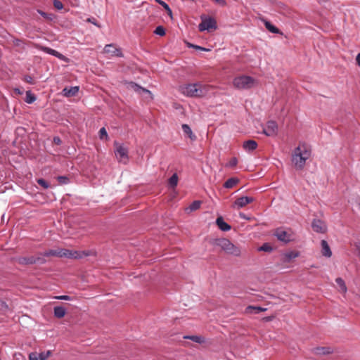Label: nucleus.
Wrapping results in <instances>:
<instances>
[{
    "instance_id": "nucleus-41",
    "label": "nucleus",
    "mask_w": 360,
    "mask_h": 360,
    "mask_svg": "<svg viewBox=\"0 0 360 360\" xmlns=\"http://www.w3.org/2000/svg\"><path fill=\"white\" fill-rule=\"evenodd\" d=\"M55 298L57 300H72L71 297L68 295L56 296V297H55Z\"/></svg>"
},
{
    "instance_id": "nucleus-4",
    "label": "nucleus",
    "mask_w": 360,
    "mask_h": 360,
    "mask_svg": "<svg viewBox=\"0 0 360 360\" xmlns=\"http://www.w3.org/2000/svg\"><path fill=\"white\" fill-rule=\"evenodd\" d=\"M214 245L228 255L240 256L241 251L240 248L233 244L229 239L218 238L215 240Z\"/></svg>"
},
{
    "instance_id": "nucleus-46",
    "label": "nucleus",
    "mask_w": 360,
    "mask_h": 360,
    "mask_svg": "<svg viewBox=\"0 0 360 360\" xmlns=\"http://www.w3.org/2000/svg\"><path fill=\"white\" fill-rule=\"evenodd\" d=\"M38 13L44 18H47V14L41 11L38 10Z\"/></svg>"
},
{
    "instance_id": "nucleus-31",
    "label": "nucleus",
    "mask_w": 360,
    "mask_h": 360,
    "mask_svg": "<svg viewBox=\"0 0 360 360\" xmlns=\"http://www.w3.org/2000/svg\"><path fill=\"white\" fill-rule=\"evenodd\" d=\"M99 137L101 139H105V140L108 139V135L107 131L105 129V127H102L99 130Z\"/></svg>"
},
{
    "instance_id": "nucleus-24",
    "label": "nucleus",
    "mask_w": 360,
    "mask_h": 360,
    "mask_svg": "<svg viewBox=\"0 0 360 360\" xmlns=\"http://www.w3.org/2000/svg\"><path fill=\"white\" fill-rule=\"evenodd\" d=\"M265 27L271 33L274 34H280V30L274 25H272L270 22L267 20H264Z\"/></svg>"
},
{
    "instance_id": "nucleus-1",
    "label": "nucleus",
    "mask_w": 360,
    "mask_h": 360,
    "mask_svg": "<svg viewBox=\"0 0 360 360\" xmlns=\"http://www.w3.org/2000/svg\"><path fill=\"white\" fill-rule=\"evenodd\" d=\"M56 256L59 257L77 258L79 255L76 251H71L67 249L49 250L44 252L37 253L36 255L30 257H20L16 259V261L22 265L44 264L46 262L45 257Z\"/></svg>"
},
{
    "instance_id": "nucleus-34",
    "label": "nucleus",
    "mask_w": 360,
    "mask_h": 360,
    "mask_svg": "<svg viewBox=\"0 0 360 360\" xmlns=\"http://www.w3.org/2000/svg\"><path fill=\"white\" fill-rule=\"evenodd\" d=\"M37 183L41 186H42L44 188H49V184L44 179H37Z\"/></svg>"
},
{
    "instance_id": "nucleus-16",
    "label": "nucleus",
    "mask_w": 360,
    "mask_h": 360,
    "mask_svg": "<svg viewBox=\"0 0 360 360\" xmlns=\"http://www.w3.org/2000/svg\"><path fill=\"white\" fill-rule=\"evenodd\" d=\"M299 256V252L296 251H289L287 252H285L282 255V260L283 262L288 263L292 259H295Z\"/></svg>"
},
{
    "instance_id": "nucleus-9",
    "label": "nucleus",
    "mask_w": 360,
    "mask_h": 360,
    "mask_svg": "<svg viewBox=\"0 0 360 360\" xmlns=\"http://www.w3.org/2000/svg\"><path fill=\"white\" fill-rule=\"evenodd\" d=\"M104 53L110 56L122 57V53L120 48H117L114 44H109L104 47Z\"/></svg>"
},
{
    "instance_id": "nucleus-48",
    "label": "nucleus",
    "mask_w": 360,
    "mask_h": 360,
    "mask_svg": "<svg viewBox=\"0 0 360 360\" xmlns=\"http://www.w3.org/2000/svg\"><path fill=\"white\" fill-rule=\"evenodd\" d=\"M31 80H32V78L30 77H28L26 78V81L27 82H31Z\"/></svg>"
},
{
    "instance_id": "nucleus-3",
    "label": "nucleus",
    "mask_w": 360,
    "mask_h": 360,
    "mask_svg": "<svg viewBox=\"0 0 360 360\" xmlns=\"http://www.w3.org/2000/svg\"><path fill=\"white\" fill-rule=\"evenodd\" d=\"M182 94L190 97H202L209 91V86L201 83L188 84L181 86Z\"/></svg>"
},
{
    "instance_id": "nucleus-10",
    "label": "nucleus",
    "mask_w": 360,
    "mask_h": 360,
    "mask_svg": "<svg viewBox=\"0 0 360 360\" xmlns=\"http://www.w3.org/2000/svg\"><path fill=\"white\" fill-rule=\"evenodd\" d=\"M255 199L252 197L243 196L235 200L232 207L234 209H240L252 202Z\"/></svg>"
},
{
    "instance_id": "nucleus-17",
    "label": "nucleus",
    "mask_w": 360,
    "mask_h": 360,
    "mask_svg": "<svg viewBox=\"0 0 360 360\" xmlns=\"http://www.w3.org/2000/svg\"><path fill=\"white\" fill-rule=\"evenodd\" d=\"M79 91V86H71V87H65L63 90V96L66 97H72L75 96Z\"/></svg>"
},
{
    "instance_id": "nucleus-38",
    "label": "nucleus",
    "mask_w": 360,
    "mask_h": 360,
    "mask_svg": "<svg viewBox=\"0 0 360 360\" xmlns=\"http://www.w3.org/2000/svg\"><path fill=\"white\" fill-rule=\"evenodd\" d=\"M53 5H54L55 8H57L58 10H61L63 8V4L60 1H58V0L53 1Z\"/></svg>"
},
{
    "instance_id": "nucleus-45",
    "label": "nucleus",
    "mask_w": 360,
    "mask_h": 360,
    "mask_svg": "<svg viewBox=\"0 0 360 360\" xmlns=\"http://www.w3.org/2000/svg\"><path fill=\"white\" fill-rule=\"evenodd\" d=\"M53 141L56 144H58V145L60 144V143H61V141L59 137H54Z\"/></svg>"
},
{
    "instance_id": "nucleus-23",
    "label": "nucleus",
    "mask_w": 360,
    "mask_h": 360,
    "mask_svg": "<svg viewBox=\"0 0 360 360\" xmlns=\"http://www.w3.org/2000/svg\"><path fill=\"white\" fill-rule=\"evenodd\" d=\"M335 282L339 287V291L341 293L345 294L347 291V288L343 279L341 278H337L335 279Z\"/></svg>"
},
{
    "instance_id": "nucleus-20",
    "label": "nucleus",
    "mask_w": 360,
    "mask_h": 360,
    "mask_svg": "<svg viewBox=\"0 0 360 360\" xmlns=\"http://www.w3.org/2000/svg\"><path fill=\"white\" fill-rule=\"evenodd\" d=\"M53 314L56 318L61 319L66 314V309L62 306H56L53 309Z\"/></svg>"
},
{
    "instance_id": "nucleus-12",
    "label": "nucleus",
    "mask_w": 360,
    "mask_h": 360,
    "mask_svg": "<svg viewBox=\"0 0 360 360\" xmlns=\"http://www.w3.org/2000/svg\"><path fill=\"white\" fill-rule=\"evenodd\" d=\"M274 235L281 241L288 243L291 240L290 233L283 229H276Z\"/></svg>"
},
{
    "instance_id": "nucleus-15",
    "label": "nucleus",
    "mask_w": 360,
    "mask_h": 360,
    "mask_svg": "<svg viewBox=\"0 0 360 360\" xmlns=\"http://www.w3.org/2000/svg\"><path fill=\"white\" fill-rule=\"evenodd\" d=\"M321 252L323 257L330 258L332 256V251L326 240H322L321 241Z\"/></svg>"
},
{
    "instance_id": "nucleus-5",
    "label": "nucleus",
    "mask_w": 360,
    "mask_h": 360,
    "mask_svg": "<svg viewBox=\"0 0 360 360\" xmlns=\"http://www.w3.org/2000/svg\"><path fill=\"white\" fill-rule=\"evenodd\" d=\"M255 84L254 78L250 76L242 75L234 78L233 86L238 89H248L252 88Z\"/></svg>"
},
{
    "instance_id": "nucleus-8",
    "label": "nucleus",
    "mask_w": 360,
    "mask_h": 360,
    "mask_svg": "<svg viewBox=\"0 0 360 360\" xmlns=\"http://www.w3.org/2000/svg\"><path fill=\"white\" fill-rule=\"evenodd\" d=\"M278 131V124L275 121H269L263 127V133L267 136H275Z\"/></svg>"
},
{
    "instance_id": "nucleus-18",
    "label": "nucleus",
    "mask_w": 360,
    "mask_h": 360,
    "mask_svg": "<svg viewBox=\"0 0 360 360\" xmlns=\"http://www.w3.org/2000/svg\"><path fill=\"white\" fill-rule=\"evenodd\" d=\"M216 224L222 231H229L231 229V226L224 221L221 217H219L217 219Z\"/></svg>"
},
{
    "instance_id": "nucleus-19",
    "label": "nucleus",
    "mask_w": 360,
    "mask_h": 360,
    "mask_svg": "<svg viewBox=\"0 0 360 360\" xmlns=\"http://www.w3.org/2000/svg\"><path fill=\"white\" fill-rule=\"evenodd\" d=\"M243 147L248 152L255 150L257 147V143L254 140H248L243 143Z\"/></svg>"
},
{
    "instance_id": "nucleus-40",
    "label": "nucleus",
    "mask_w": 360,
    "mask_h": 360,
    "mask_svg": "<svg viewBox=\"0 0 360 360\" xmlns=\"http://www.w3.org/2000/svg\"><path fill=\"white\" fill-rule=\"evenodd\" d=\"M189 46L190 47H193V48H194V49H195L197 50H200V51H210V49H207L206 48H203V47L198 46V45L190 44Z\"/></svg>"
},
{
    "instance_id": "nucleus-39",
    "label": "nucleus",
    "mask_w": 360,
    "mask_h": 360,
    "mask_svg": "<svg viewBox=\"0 0 360 360\" xmlns=\"http://www.w3.org/2000/svg\"><path fill=\"white\" fill-rule=\"evenodd\" d=\"M58 180L60 184H65L68 182V179L65 176H60L58 177Z\"/></svg>"
},
{
    "instance_id": "nucleus-6",
    "label": "nucleus",
    "mask_w": 360,
    "mask_h": 360,
    "mask_svg": "<svg viewBox=\"0 0 360 360\" xmlns=\"http://www.w3.org/2000/svg\"><path fill=\"white\" fill-rule=\"evenodd\" d=\"M198 29L200 32L209 31L210 30L217 29V22L211 17H202V21L198 25Z\"/></svg>"
},
{
    "instance_id": "nucleus-21",
    "label": "nucleus",
    "mask_w": 360,
    "mask_h": 360,
    "mask_svg": "<svg viewBox=\"0 0 360 360\" xmlns=\"http://www.w3.org/2000/svg\"><path fill=\"white\" fill-rule=\"evenodd\" d=\"M182 130L184 133L186 135H187L191 141H195L196 139V136L193 133L191 127L188 124H182Z\"/></svg>"
},
{
    "instance_id": "nucleus-44",
    "label": "nucleus",
    "mask_w": 360,
    "mask_h": 360,
    "mask_svg": "<svg viewBox=\"0 0 360 360\" xmlns=\"http://www.w3.org/2000/svg\"><path fill=\"white\" fill-rule=\"evenodd\" d=\"M356 61L357 65L360 67V53H359L356 57Z\"/></svg>"
},
{
    "instance_id": "nucleus-22",
    "label": "nucleus",
    "mask_w": 360,
    "mask_h": 360,
    "mask_svg": "<svg viewBox=\"0 0 360 360\" xmlns=\"http://www.w3.org/2000/svg\"><path fill=\"white\" fill-rule=\"evenodd\" d=\"M266 310V308H262L261 307H255V306H248L245 309L246 314H259L262 311H265Z\"/></svg>"
},
{
    "instance_id": "nucleus-43",
    "label": "nucleus",
    "mask_w": 360,
    "mask_h": 360,
    "mask_svg": "<svg viewBox=\"0 0 360 360\" xmlns=\"http://www.w3.org/2000/svg\"><path fill=\"white\" fill-rule=\"evenodd\" d=\"M87 21L89 22H91L92 24H94L96 26H98L96 23V20L94 18H88Z\"/></svg>"
},
{
    "instance_id": "nucleus-49",
    "label": "nucleus",
    "mask_w": 360,
    "mask_h": 360,
    "mask_svg": "<svg viewBox=\"0 0 360 360\" xmlns=\"http://www.w3.org/2000/svg\"><path fill=\"white\" fill-rule=\"evenodd\" d=\"M240 216L243 218H245V215H243V214H240Z\"/></svg>"
},
{
    "instance_id": "nucleus-25",
    "label": "nucleus",
    "mask_w": 360,
    "mask_h": 360,
    "mask_svg": "<svg viewBox=\"0 0 360 360\" xmlns=\"http://www.w3.org/2000/svg\"><path fill=\"white\" fill-rule=\"evenodd\" d=\"M331 349L330 347H316L314 349L315 354L321 355L331 353Z\"/></svg>"
},
{
    "instance_id": "nucleus-36",
    "label": "nucleus",
    "mask_w": 360,
    "mask_h": 360,
    "mask_svg": "<svg viewBox=\"0 0 360 360\" xmlns=\"http://www.w3.org/2000/svg\"><path fill=\"white\" fill-rule=\"evenodd\" d=\"M158 2L160 3V5L162 6V7H164V8L167 11H169V15H171L172 12L171 8H169V5L167 3H165V1H158Z\"/></svg>"
},
{
    "instance_id": "nucleus-47",
    "label": "nucleus",
    "mask_w": 360,
    "mask_h": 360,
    "mask_svg": "<svg viewBox=\"0 0 360 360\" xmlns=\"http://www.w3.org/2000/svg\"><path fill=\"white\" fill-rule=\"evenodd\" d=\"M355 247L360 252V242L355 243Z\"/></svg>"
},
{
    "instance_id": "nucleus-27",
    "label": "nucleus",
    "mask_w": 360,
    "mask_h": 360,
    "mask_svg": "<svg viewBox=\"0 0 360 360\" xmlns=\"http://www.w3.org/2000/svg\"><path fill=\"white\" fill-rule=\"evenodd\" d=\"M239 182L238 178H230L224 184L226 188H231Z\"/></svg>"
},
{
    "instance_id": "nucleus-35",
    "label": "nucleus",
    "mask_w": 360,
    "mask_h": 360,
    "mask_svg": "<svg viewBox=\"0 0 360 360\" xmlns=\"http://www.w3.org/2000/svg\"><path fill=\"white\" fill-rule=\"evenodd\" d=\"M155 33L158 35L163 36L165 34V30L163 27L158 26L156 27V29L155 30Z\"/></svg>"
},
{
    "instance_id": "nucleus-13",
    "label": "nucleus",
    "mask_w": 360,
    "mask_h": 360,
    "mask_svg": "<svg viewBox=\"0 0 360 360\" xmlns=\"http://www.w3.org/2000/svg\"><path fill=\"white\" fill-rule=\"evenodd\" d=\"M41 50H42L44 52L48 54H50L51 56H53L58 58V59H60L63 61L67 62L68 60L67 57H65L64 55H63L62 53H59L58 51H57L53 49H51L49 47L42 46L41 48Z\"/></svg>"
},
{
    "instance_id": "nucleus-33",
    "label": "nucleus",
    "mask_w": 360,
    "mask_h": 360,
    "mask_svg": "<svg viewBox=\"0 0 360 360\" xmlns=\"http://www.w3.org/2000/svg\"><path fill=\"white\" fill-rule=\"evenodd\" d=\"M238 164V159L236 158H232L229 162L226 164V167H234Z\"/></svg>"
},
{
    "instance_id": "nucleus-14",
    "label": "nucleus",
    "mask_w": 360,
    "mask_h": 360,
    "mask_svg": "<svg viewBox=\"0 0 360 360\" xmlns=\"http://www.w3.org/2000/svg\"><path fill=\"white\" fill-rule=\"evenodd\" d=\"M51 354L50 351L46 352H43L41 353L32 352L29 355L30 360H46Z\"/></svg>"
},
{
    "instance_id": "nucleus-2",
    "label": "nucleus",
    "mask_w": 360,
    "mask_h": 360,
    "mask_svg": "<svg viewBox=\"0 0 360 360\" xmlns=\"http://www.w3.org/2000/svg\"><path fill=\"white\" fill-rule=\"evenodd\" d=\"M311 155V147L304 143H300L292 153V162L297 169H302Z\"/></svg>"
},
{
    "instance_id": "nucleus-28",
    "label": "nucleus",
    "mask_w": 360,
    "mask_h": 360,
    "mask_svg": "<svg viewBox=\"0 0 360 360\" xmlns=\"http://www.w3.org/2000/svg\"><path fill=\"white\" fill-rule=\"evenodd\" d=\"M178 176L175 173L169 179V184L171 187L174 188L178 184Z\"/></svg>"
},
{
    "instance_id": "nucleus-11",
    "label": "nucleus",
    "mask_w": 360,
    "mask_h": 360,
    "mask_svg": "<svg viewBox=\"0 0 360 360\" xmlns=\"http://www.w3.org/2000/svg\"><path fill=\"white\" fill-rule=\"evenodd\" d=\"M312 229L320 233H324L327 231V226L324 221L319 219H314L311 223Z\"/></svg>"
},
{
    "instance_id": "nucleus-32",
    "label": "nucleus",
    "mask_w": 360,
    "mask_h": 360,
    "mask_svg": "<svg viewBox=\"0 0 360 360\" xmlns=\"http://www.w3.org/2000/svg\"><path fill=\"white\" fill-rule=\"evenodd\" d=\"M132 86L134 87V90L136 91H141L143 92H145L146 94H148V95H151V92L147 89H145L139 86H138L137 84H132Z\"/></svg>"
},
{
    "instance_id": "nucleus-30",
    "label": "nucleus",
    "mask_w": 360,
    "mask_h": 360,
    "mask_svg": "<svg viewBox=\"0 0 360 360\" xmlns=\"http://www.w3.org/2000/svg\"><path fill=\"white\" fill-rule=\"evenodd\" d=\"M36 101L35 96L32 94L30 91L26 92L25 102L27 103L31 104Z\"/></svg>"
},
{
    "instance_id": "nucleus-26",
    "label": "nucleus",
    "mask_w": 360,
    "mask_h": 360,
    "mask_svg": "<svg viewBox=\"0 0 360 360\" xmlns=\"http://www.w3.org/2000/svg\"><path fill=\"white\" fill-rule=\"evenodd\" d=\"M201 202L199 200L193 201L188 207L186 208V212H191L200 208Z\"/></svg>"
},
{
    "instance_id": "nucleus-37",
    "label": "nucleus",
    "mask_w": 360,
    "mask_h": 360,
    "mask_svg": "<svg viewBox=\"0 0 360 360\" xmlns=\"http://www.w3.org/2000/svg\"><path fill=\"white\" fill-rule=\"evenodd\" d=\"M259 250L261 251L269 252V251H271L272 250V248L269 244L265 243L262 246H261Z\"/></svg>"
},
{
    "instance_id": "nucleus-29",
    "label": "nucleus",
    "mask_w": 360,
    "mask_h": 360,
    "mask_svg": "<svg viewBox=\"0 0 360 360\" xmlns=\"http://www.w3.org/2000/svg\"><path fill=\"white\" fill-rule=\"evenodd\" d=\"M185 339L191 340L198 343H202L205 342L204 338L202 336L192 335V336H184Z\"/></svg>"
},
{
    "instance_id": "nucleus-42",
    "label": "nucleus",
    "mask_w": 360,
    "mask_h": 360,
    "mask_svg": "<svg viewBox=\"0 0 360 360\" xmlns=\"http://www.w3.org/2000/svg\"><path fill=\"white\" fill-rule=\"evenodd\" d=\"M13 44H14V45H15V46H20V45H21V44H22V41H21V40H20V39H14V40H13Z\"/></svg>"
},
{
    "instance_id": "nucleus-7",
    "label": "nucleus",
    "mask_w": 360,
    "mask_h": 360,
    "mask_svg": "<svg viewBox=\"0 0 360 360\" xmlns=\"http://www.w3.org/2000/svg\"><path fill=\"white\" fill-rule=\"evenodd\" d=\"M116 149L115 154L119 162L126 163L128 160V150L122 144H119L117 142H115Z\"/></svg>"
}]
</instances>
